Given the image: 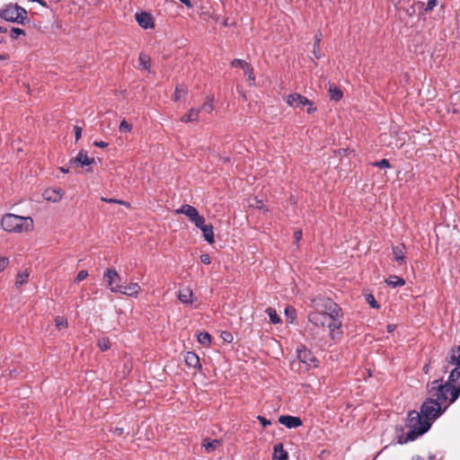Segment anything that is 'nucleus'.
Listing matches in <instances>:
<instances>
[{"instance_id": "1", "label": "nucleus", "mask_w": 460, "mask_h": 460, "mask_svg": "<svg viewBox=\"0 0 460 460\" xmlns=\"http://www.w3.org/2000/svg\"><path fill=\"white\" fill-rule=\"evenodd\" d=\"M444 385L445 383H443L441 378L432 381L428 385V392L431 397L426 399V401L422 403L420 413L422 417L429 422L435 420L447 409V407L442 409V402H445L449 398V403H453L460 395V384L459 385H451L450 388L447 387V391L443 389L441 393L442 395H440V393L438 392L439 388L437 386L444 387Z\"/></svg>"}, {"instance_id": "2", "label": "nucleus", "mask_w": 460, "mask_h": 460, "mask_svg": "<svg viewBox=\"0 0 460 460\" xmlns=\"http://www.w3.org/2000/svg\"><path fill=\"white\" fill-rule=\"evenodd\" d=\"M313 303L317 308L322 307L323 310H316L308 314L307 318L310 323L315 326L328 328L331 332L341 327L343 314L338 304L331 298L314 299Z\"/></svg>"}, {"instance_id": "3", "label": "nucleus", "mask_w": 460, "mask_h": 460, "mask_svg": "<svg viewBox=\"0 0 460 460\" xmlns=\"http://www.w3.org/2000/svg\"><path fill=\"white\" fill-rule=\"evenodd\" d=\"M407 427L410 430L407 432L405 438H399L398 442L400 444H405L409 441H412L426 433L430 429L431 422L425 420L420 412H418L417 411H411L408 413Z\"/></svg>"}, {"instance_id": "4", "label": "nucleus", "mask_w": 460, "mask_h": 460, "mask_svg": "<svg viewBox=\"0 0 460 460\" xmlns=\"http://www.w3.org/2000/svg\"><path fill=\"white\" fill-rule=\"evenodd\" d=\"M1 226L6 232H29L32 229L33 220L30 217H21L14 214H6L1 220Z\"/></svg>"}, {"instance_id": "5", "label": "nucleus", "mask_w": 460, "mask_h": 460, "mask_svg": "<svg viewBox=\"0 0 460 460\" xmlns=\"http://www.w3.org/2000/svg\"><path fill=\"white\" fill-rule=\"evenodd\" d=\"M0 18L19 24H26L30 22L27 11L17 4H8L0 9Z\"/></svg>"}, {"instance_id": "6", "label": "nucleus", "mask_w": 460, "mask_h": 460, "mask_svg": "<svg viewBox=\"0 0 460 460\" xmlns=\"http://www.w3.org/2000/svg\"><path fill=\"white\" fill-rule=\"evenodd\" d=\"M285 100L291 107L303 109L305 106H308L306 111L309 114L314 113L317 110L313 102L299 93L288 94Z\"/></svg>"}, {"instance_id": "7", "label": "nucleus", "mask_w": 460, "mask_h": 460, "mask_svg": "<svg viewBox=\"0 0 460 460\" xmlns=\"http://www.w3.org/2000/svg\"><path fill=\"white\" fill-rule=\"evenodd\" d=\"M455 366V367H460V346L453 347L447 357V365L444 367V372L449 371V367Z\"/></svg>"}, {"instance_id": "8", "label": "nucleus", "mask_w": 460, "mask_h": 460, "mask_svg": "<svg viewBox=\"0 0 460 460\" xmlns=\"http://www.w3.org/2000/svg\"><path fill=\"white\" fill-rule=\"evenodd\" d=\"M140 289L141 288L137 283H130L127 286L120 285V287H116L115 288H112V292L133 296H137L139 293Z\"/></svg>"}, {"instance_id": "9", "label": "nucleus", "mask_w": 460, "mask_h": 460, "mask_svg": "<svg viewBox=\"0 0 460 460\" xmlns=\"http://www.w3.org/2000/svg\"><path fill=\"white\" fill-rule=\"evenodd\" d=\"M93 162L94 158L88 157L87 153L82 150L75 158L69 161V167L90 165Z\"/></svg>"}, {"instance_id": "10", "label": "nucleus", "mask_w": 460, "mask_h": 460, "mask_svg": "<svg viewBox=\"0 0 460 460\" xmlns=\"http://www.w3.org/2000/svg\"><path fill=\"white\" fill-rule=\"evenodd\" d=\"M103 278L107 280V284L112 292V288L116 287H120L119 282L120 281V277L116 270L114 269H107L104 272Z\"/></svg>"}, {"instance_id": "11", "label": "nucleus", "mask_w": 460, "mask_h": 460, "mask_svg": "<svg viewBox=\"0 0 460 460\" xmlns=\"http://www.w3.org/2000/svg\"><path fill=\"white\" fill-rule=\"evenodd\" d=\"M279 422L288 429H296L302 426L303 422L299 417L290 415H281L279 418Z\"/></svg>"}, {"instance_id": "12", "label": "nucleus", "mask_w": 460, "mask_h": 460, "mask_svg": "<svg viewBox=\"0 0 460 460\" xmlns=\"http://www.w3.org/2000/svg\"><path fill=\"white\" fill-rule=\"evenodd\" d=\"M459 378H460V367H454L452 370H450V375L448 376V380L445 383L444 387L443 386H438L439 388L438 392L442 393L443 389L447 391V387L450 388L451 385H459L457 384ZM439 394L442 395V394Z\"/></svg>"}, {"instance_id": "13", "label": "nucleus", "mask_w": 460, "mask_h": 460, "mask_svg": "<svg viewBox=\"0 0 460 460\" xmlns=\"http://www.w3.org/2000/svg\"><path fill=\"white\" fill-rule=\"evenodd\" d=\"M136 20L140 27L143 29H149L154 27L153 17L150 13L142 12L136 13Z\"/></svg>"}, {"instance_id": "14", "label": "nucleus", "mask_w": 460, "mask_h": 460, "mask_svg": "<svg viewBox=\"0 0 460 460\" xmlns=\"http://www.w3.org/2000/svg\"><path fill=\"white\" fill-rule=\"evenodd\" d=\"M184 361H185L186 365L190 367L198 368V369L201 368L199 358L198 357V355L196 353H194L192 351L186 352V354L184 355Z\"/></svg>"}, {"instance_id": "15", "label": "nucleus", "mask_w": 460, "mask_h": 460, "mask_svg": "<svg viewBox=\"0 0 460 460\" xmlns=\"http://www.w3.org/2000/svg\"><path fill=\"white\" fill-rule=\"evenodd\" d=\"M298 358L308 367H315V358L307 349L298 350Z\"/></svg>"}, {"instance_id": "16", "label": "nucleus", "mask_w": 460, "mask_h": 460, "mask_svg": "<svg viewBox=\"0 0 460 460\" xmlns=\"http://www.w3.org/2000/svg\"><path fill=\"white\" fill-rule=\"evenodd\" d=\"M201 445L207 453H211L222 445V441L220 439H210L207 438L202 440Z\"/></svg>"}, {"instance_id": "17", "label": "nucleus", "mask_w": 460, "mask_h": 460, "mask_svg": "<svg viewBox=\"0 0 460 460\" xmlns=\"http://www.w3.org/2000/svg\"><path fill=\"white\" fill-rule=\"evenodd\" d=\"M63 194L61 193V190H53V189H48L44 191L43 197L47 200H50L53 202H58L62 199Z\"/></svg>"}, {"instance_id": "18", "label": "nucleus", "mask_w": 460, "mask_h": 460, "mask_svg": "<svg viewBox=\"0 0 460 460\" xmlns=\"http://www.w3.org/2000/svg\"><path fill=\"white\" fill-rule=\"evenodd\" d=\"M288 452L284 449L281 443L274 446L272 460H288Z\"/></svg>"}, {"instance_id": "19", "label": "nucleus", "mask_w": 460, "mask_h": 460, "mask_svg": "<svg viewBox=\"0 0 460 460\" xmlns=\"http://www.w3.org/2000/svg\"><path fill=\"white\" fill-rule=\"evenodd\" d=\"M199 110L196 109H190L187 113H185L181 120L182 122H191V121H197L199 119Z\"/></svg>"}, {"instance_id": "20", "label": "nucleus", "mask_w": 460, "mask_h": 460, "mask_svg": "<svg viewBox=\"0 0 460 460\" xmlns=\"http://www.w3.org/2000/svg\"><path fill=\"white\" fill-rule=\"evenodd\" d=\"M203 233V236L205 240L209 243L212 244L215 243L214 238V229L212 225H208L207 226H204V228L201 229Z\"/></svg>"}, {"instance_id": "21", "label": "nucleus", "mask_w": 460, "mask_h": 460, "mask_svg": "<svg viewBox=\"0 0 460 460\" xmlns=\"http://www.w3.org/2000/svg\"><path fill=\"white\" fill-rule=\"evenodd\" d=\"M342 95H343V93L338 86H336L334 84L330 85L329 96L332 101L338 102L342 98Z\"/></svg>"}, {"instance_id": "22", "label": "nucleus", "mask_w": 460, "mask_h": 460, "mask_svg": "<svg viewBox=\"0 0 460 460\" xmlns=\"http://www.w3.org/2000/svg\"><path fill=\"white\" fill-rule=\"evenodd\" d=\"M385 283L393 288L402 287L405 284V280L398 276H390L385 279Z\"/></svg>"}, {"instance_id": "23", "label": "nucleus", "mask_w": 460, "mask_h": 460, "mask_svg": "<svg viewBox=\"0 0 460 460\" xmlns=\"http://www.w3.org/2000/svg\"><path fill=\"white\" fill-rule=\"evenodd\" d=\"M192 291L190 288H183L179 291L178 298L181 303H191Z\"/></svg>"}, {"instance_id": "24", "label": "nucleus", "mask_w": 460, "mask_h": 460, "mask_svg": "<svg viewBox=\"0 0 460 460\" xmlns=\"http://www.w3.org/2000/svg\"><path fill=\"white\" fill-rule=\"evenodd\" d=\"M138 62H139V66L142 69H145L147 71L150 70V58L146 54L140 53L139 58H138Z\"/></svg>"}, {"instance_id": "25", "label": "nucleus", "mask_w": 460, "mask_h": 460, "mask_svg": "<svg viewBox=\"0 0 460 460\" xmlns=\"http://www.w3.org/2000/svg\"><path fill=\"white\" fill-rule=\"evenodd\" d=\"M285 315L287 322L289 323H293L296 317V311L293 306L288 305L285 308Z\"/></svg>"}, {"instance_id": "26", "label": "nucleus", "mask_w": 460, "mask_h": 460, "mask_svg": "<svg viewBox=\"0 0 460 460\" xmlns=\"http://www.w3.org/2000/svg\"><path fill=\"white\" fill-rule=\"evenodd\" d=\"M198 341L207 347L211 343V335L208 332H201L198 334Z\"/></svg>"}, {"instance_id": "27", "label": "nucleus", "mask_w": 460, "mask_h": 460, "mask_svg": "<svg viewBox=\"0 0 460 460\" xmlns=\"http://www.w3.org/2000/svg\"><path fill=\"white\" fill-rule=\"evenodd\" d=\"M196 209L197 208H194L193 206L185 204V205H182L180 208L176 209L175 213L176 214H183L189 217Z\"/></svg>"}, {"instance_id": "28", "label": "nucleus", "mask_w": 460, "mask_h": 460, "mask_svg": "<svg viewBox=\"0 0 460 460\" xmlns=\"http://www.w3.org/2000/svg\"><path fill=\"white\" fill-rule=\"evenodd\" d=\"M187 94V89L183 85H178L175 88V92L172 96L173 101H179L181 98H184Z\"/></svg>"}, {"instance_id": "29", "label": "nucleus", "mask_w": 460, "mask_h": 460, "mask_svg": "<svg viewBox=\"0 0 460 460\" xmlns=\"http://www.w3.org/2000/svg\"><path fill=\"white\" fill-rule=\"evenodd\" d=\"M266 313L268 314V315L270 317V321L273 324H277V323H280V317L279 316V314H277L275 309H273L271 307H268L266 309Z\"/></svg>"}, {"instance_id": "30", "label": "nucleus", "mask_w": 460, "mask_h": 460, "mask_svg": "<svg viewBox=\"0 0 460 460\" xmlns=\"http://www.w3.org/2000/svg\"><path fill=\"white\" fill-rule=\"evenodd\" d=\"M394 260L401 264L404 261V252L402 248L400 247H394L393 249Z\"/></svg>"}, {"instance_id": "31", "label": "nucleus", "mask_w": 460, "mask_h": 460, "mask_svg": "<svg viewBox=\"0 0 460 460\" xmlns=\"http://www.w3.org/2000/svg\"><path fill=\"white\" fill-rule=\"evenodd\" d=\"M213 110H214V106L212 103V99L207 98L206 102L203 103V105L199 109V111H204L208 113H210Z\"/></svg>"}, {"instance_id": "32", "label": "nucleus", "mask_w": 460, "mask_h": 460, "mask_svg": "<svg viewBox=\"0 0 460 460\" xmlns=\"http://www.w3.org/2000/svg\"><path fill=\"white\" fill-rule=\"evenodd\" d=\"M28 278H29L28 273H25V272L19 273L16 278L15 285L18 287V286H21V285L26 283L28 281Z\"/></svg>"}, {"instance_id": "33", "label": "nucleus", "mask_w": 460, "mask_h": 460, "mask_svg": "<svg viewBox=\"0 0 460 460\" xmlns=\"http://www.w3.org/2000/svg\"><path fill=\"white\" fill-rule=\"evenodd\" d=\"M98 346L102 351H105L111 347V343L108 338H102L99 340Z\"/></svg>"}, {"instance_id": "34", "label": "nucleus", "mask_w": 460, "mask_h": 460, "mask_svg": "<svg viewBox=\"0 0 460 460\" xmlns=\"http://www.w3.org/2000/svg\"><path fill=\"white\" fill-rule=\"evenodd\" d=\"M20 35H25V31L20 28H12L10 37L12 40H17Z\"/></svg>"}, {"instance_id": "35", "label": "nucleus", "mask_w": 460, "mask_h": 460, "mask_svg": "<svg viewBox=\"0 0 460 460\" xmlns=\"http://www.w3.org/2000/svg\"><path fill=\"white\" fill-rule=\"evenodd\" d=\"M248 64L246 61L239 58H235L231 62L233 67H242L243 69L248 67Z\"/></svg>"}, {"instance_id": "36", "label": "nucleus", "mask_w": 460, "mask_h": 460, "mask_svg": "<svg viewBox=\"0 0 460 460\" xmlns=\"http://www.w3.org/2000/svg\"><path fill=\"white\" fill-rule=\"evenodd\" d=\"M366 301L372 308H379V305L372 294H367L366 296Z\"/></svg>"}, {"instance_id": "37", "label": "nucleus", "mask_w": 460, "mask_h": 460, "mask_svg": "<svg viewBox=\"0 0 460 460\" xmlns=\"http://www.w3.org/2000/svg\"><path fill=\"white\" fill-rule=\"evenodd\" d=\"M55 323L58 329L66 328L67 326V321L62 316H57Z\"/></svg>"}, {"instance_id": "38", "label": "nucleus", "mask_w": 460, "mask_h": 460, "mask_svg": "<svg viewBox=\"0 0 460 460\" xmlns=\"http://www.w3.org/2000/svg\"><path fill=\"white\" fill-rule=\"evenodd\" d=\"M119 128L120 132H129L132 129V126L126 119H123Z\"/></svg>"}, {"instance_id": "39", "label": "nucleus", "mask_w": 460, "mask_h": 460, "mask_svg": "<svg viewBox=\"0 0 460 460\" xmlns=\"http://www.w3.org/2000/svg\"><path fill=\"white\" fill-rule=\"evenodd\" d=\"M372 165L379 168H389L391 166L389 161L385 158L373 163Z\"/></svg>"}, {"instance_id": "40", "label": "nucleus", "mask_w": 460, "mask_h": 460, "mask_svg": "<svg viewBox=\"0 0 460 460\" xmlns=\"http://www.w3.org/2000/svg\"><path fill=\"white\" fill-rule=\"evenodd\" d=\"M243 72H244V75L248 77L249 80H252V81L255 80V76H254V73H253V68H252V66L250 64H248V67H245L243 69Z\"/></svg>"}, {"instance_id": "41", "label": "nucleus", "mask_w": 460, "mask_h": 460, "mask_svg": "<svg viewBox=\"0 0 460 460\" xmlns=\"http://www.w3.org/2000/svg\"><path fill=\"white\" fill-rule=\"evenodd\" d=\"M102 200L104 201V202H107V203H116V204H120V205H124L126 207H129V203L126 202V201H123V200H120V199H107V198H102Z\"/></svg>"}, {"instance_id": "42", "label": "nucleus", "mask_w": 460, "mask_h": 460, "mask_svg": "<svg viewBox=\"0 0 460 460\" xmlns=\"http://www.w3.org/2000/svg\"><path fill=\"white\" fill-rule=\"evenodd\" d=\"M88 276V271L87 270H80L75 279V282H80L82 280H84V279H86Z\"/></svg>"}, {"instance_id": "43", "label": "nucleus", "mask_w": 460, "mask_h": 460, "mask_svg": "<svg viewBox=\"0 0 460 460\" xmlns=\"http://www.w3.org/2000/svg\"><path fill=\"white\" fill-rule=\"evenodd\" d=\"M193 224L196 226V227L199 228L200 230L204 228V226H208L205 224V218L202 216L198 217L196 222H194Z\"/></svg>"}, {"instance_id": "44", "label": "nucleus", "mask_w": 460, "mask_h": 460, "mask_svg": "<svg viewBox=\"0 0 460 460\" xmlns=\"http://www.w3.org/2000/svg\"><path fill=\"white\" fill-rule=\"evenodd\" d=\"M221 338L224 340V341L228 342V343L233 341V335L229 332H223L221 333Z\"/></svg>"}, {"instance_id": "45", "label": "nucleus", "mask_w": 460, "mask_h": 460, "mask_svg": "<svg viewBox=\"0 0 460 460\" xmlns=\"http://www.w3.org/2000/svg\"><path fill=\"white\" fill-rule=\"evenodd\" d=\"M437 4V0H428L427 5L425 7L426 12H430L434 9Z\"/></svg>"}, {"instance_id": "46", "label": "nucleus", "mask_w": 460, "mask_h": 460, "mask_svg": "<svg viewBox=\"0 0 460 460\" xmlns=\"http://www.w3.org/2000/svg\"><path fill=\"white\" fill-rule=\"evenodd\" d=\"M313 54L315 58L319 59L322 58L320 45H314Z\"/></svg>"}, {"instance_id": "47", "label": "nucleus", "mask_w": 460, "mask_h": 460, "mask_svg": "<svg viewBox=\"0 0 460 460\" xmlns=\"http://www.w3.org/2000/svg\"><path fill=\"white\" fill-rule=\"evenodd\" d=\"M9 260L6 257H0V272L8 265Z\"/></svg>"}, {"instance_id": "48", "label": "nucleus", "mask_w": 460, "mask_h": 460, "mask_svg": "<svg viewBox=\"0 0 460 460\" xmlns=\"http://www.w3.org/2000/svg\"><path fill=\"white\" fill-rule=\"evenodd\" d=\"M200 261L204 264H209L211 262L210 256L208 253H203L199 256Z\"/></svg>"}, {"instance_id": "49", "label": "nucleus", "mask_w": 460, "mask_h": 460, "mask_svg": "<svg viewBox=\"0 0 460 460\" xmlns=\"http://www.w3.org/2000/svg\"><path fill=\"white\" fill-rule=\"evenodd\" d=\"M257 419L264 428L267 427L268 425H270V421L267 420L265 417L258 416Z\"/></svg>"}, {"instance_id": "50", "label": "nucleus", "mask_w": 460, "mask_h": 460, "mask_svg": "<svg viewBox=\"0 0 460 460\" xmlns=\"http://www.w3.org/2000/svg\"><path fill=\"white\" fill-rule=\"evenodd\" d=\"M75 140H79L81 136H82V128L79 127V126H75Z\"/></svg>"}, {"instance_id": "51", "label": "nucleus", "mask_w": 460, "mask_h": 460, "mask_svg": "<svg viewBox=\"0 0 460 460\" xmlns=\"http://www.w3.org/2000/svg\"><path fill=\"white\" fill-rule=\"evenodd\" d=\"M302 235H303V234H302V230H296V231H295V233H294V239H295V243H297L301 240Z\"/></svg>"}, {"instance_id": "52", "label": "nucleus", "mask_w": 460, "mask_h": 460, "mask_svg": "<svg viewBox=\"0 0 460 460\" xmlns=\"http://www.w3.org/2000/svg\"><path fill=\"white\" fill-rule=\"evenodd\" d=\"M201 217V216L199 214L198 209H196V210H195V211H194V212H193V213L189 217V218H190V220L192 223H194V222H196L197 218H198V217Z\"/></svg>"}, {"instance_id": "53", "label": "nucleus", "mask_w": 460, "mask_h": 460, "mask_svg": "<svg viewBox=\"0 0 460 460\" xmlns=\"http://www.w3.org/2000/svg\"><path fill=\"white\" fill-rule=\"evenodd\" d=\"M322 32L321 31H318L315 36H314V45H320V42L322 40Z\"/></svg>"}, {"instance_id": "54", "label": "nucleus", "mask_w": 460, "mask_h": 460, "mask_svg": "<svg viewBox=\"0 0 460 460\" xmlns=\"http://www.w3.org/2000/svg\"><path fill=\"white\" fill-rule=\"evenodd\" d=\"M112 433L115 435V436H122L123 433H124V429L122 428H115L113 429L112 430Z\"/></svg>"}, {"instance_id": "55", "label": "nucleus", "mask_w": 460, "mask_h": 460, "mask_svg": "<svg viewBox=\"0 0 460 460\" xmlns=\"http://www.w3.org/2000/svg\"><path fill=\"white\" fill-rule=\"evenodd\" d=\"M93 144L95 146H98L101 148H104V147L108 146V143L103 142V141H95Z\"/></svg>"}, {"instance_id": "56", "label": "nucleus", "mask_w": 460, "mask_h": 460, "mask_svg": "<svg viewBox=\"0 0 460 460\" xmlns=\"http://www.w3.org/2000/svg\"><path fill=\"white\" fill-rule=\"evenodd\" d=\"M255 207L259 209H263L264 208V204L262 201L261 200H256V205Z\"/></svg>"}, {"instance_id": "57", "label": "nucleus", "mask_w": 460, "mask_h": 460, "mask_svg": "<svg viewBox=\"0 0 460 460\" xmlns=\"http://www.w3.org/2000/svg\"><path fill=\"white\" fill-rule=\"evenodd\" d=\"M59 170H60V172H64V173H66V172H69V168H66V167H65V166H61V167H59Z\"/></svg>"}, {"instance_id": "58", "label": "nucleus", "mask_w": 460, "mask_h": 460, "mask_svg": "<svg viewBox=\"0 0 460 460\" xmlns=\"http://www.w3.org/2000/svg\"><path fill=\"white\" fill-rule=\"evenodd\" d=\"M8 58H9V56L7 54L0 55V60H5Z\"/></svg>"}, {"instance_id": "59", "label": "nucleus", "mask_w": 460, "mask_h": 460, "mask_svg": "<svg viewBox=\"0 0 460 460\" xmlns=\"http://www.w3.org/2000/svg\"><path fill=\"white\" fill-rule=\"evenodd\" d=\"M31 2H38L39 4H40L41 5L45 6L46 5V3L43 2L42 0H31Z\"/></svg>"}, {"instance_id": "60", "label": "nucleus", "mask_w": 460, "mask_h": 460, "mask_svg": "<svg viewBox=\"0 0 460 460\" xmlns=\"http://www.w3.org/2000/svg\"><path fill=\"white\" fill-rule=\"evenodd\" d=\"M394 326H393V325H387V331H388L389 332H392L394 331Z\"/></svg>"}, {"instance_id": "61", "label": "nucleus", "mask_w": 460, "mask_h": 460, "mask_svg": "<svg viewBox=\"0 0 460 460\" xmlns=\"http://www.w3.org/2000/svg\"><path fill=\"white\" fill-rule=\"evenodd\" d=\"M6 31H7V28L0 27V32H6Z\"/></svg>"}, {"instance_id": "62", "label": "nucleus", "mask_w": 460, "mask_h": 460, "mask_svg": "<svg viewBox=\"0 0 460 460\" xmlns=\"http://www.w3.org/2000/svg\"><path fill=\"white\" fill-rule=\"evenodd\" d=\"M101 2H102V0H95L94 4H95V5H99V4H101Z\"/></svg>"}, {"instance_id": "63", "label": "nucleus", "mask_w": 460, "mask_h": 460, "mask_svg": "<svg viewBox=\"0 0 460 460\" xmlns=\"http://www.w3.org/2000/svg\"><path fill=\"white\" fill-rule=\"evenodd\" d=\"M2 42V40H0V43Z\"/></svg>"}]
</instances>
